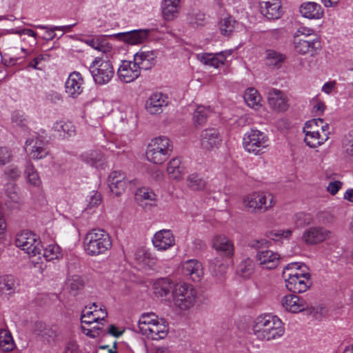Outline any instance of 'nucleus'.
Masks as SVG:
<instances>
[{
    "instance_id": "obj_51",
    "label": "nucleus",
    "mask_w": 353,
    "mask_h": 353,
    "mask_svg": "<svg viewBox=\"0 0 353 353\" xmlns=\"http://www.w3.org/2000/svg\"><path fill=\"white\" fill-rule=\"evenodd\" d=\"M59 247L57 245H49L43 250V257L46 261H50L57 259L60 255Z\"/></svg>"
},
{
    "instance_id": "obj_50",
    "label": "nucleus",
    "mask_w": 353,
    "mask_h": 353,
    "mask_svg": "<svg viewBox=\"0 0 353 353\" xmlns=\"http://www.w3.org/2000/svg\"><path fill=\"white\" fill-rule=\"evenodd\" d=\"M25 172L27 175L28 181L30 183L34 186H39L40 185L41 180L39 174L31 163L27 165Z\"/></svg>"
},
{
    "instance_id": "obj_14",
    "label": "nucleus",
    "mask_w": 353,
    "mask_h": 353,
    "mask_svg": "<svg viewBox=\"0 0 353 353\" xmlns=\"http://www.w3.org/2000/svg\"><path fill=\"white\" fill-rule=\"evenodd\" d=\"M26 150L33 159H41L50 154L48 144L43 141L40 137L27 140L26 142Z\"/></svg>"
},
{
    "instance_id": "obj_38",
    "label": "nucleus",
    "mask_w": 353,
    "mask_h": 353,
    "mask_svg": "<svg viewBox=\"0 0 353 353\" xmlns=\"http://www.w3.org/2000/svg\"><path fill=\"white\" fill-rule=\"evenodd\" d=\"M254 262L248 257L243 259L238 265L237 273L244 278H249L254 271Z\"/></svg>"
},
{
    "instance_id": "obj_49",
    "label": "nucleus",
    "mask_w": 353,
    "mask_h": 353,
    "mask_svg": "<svg viewBox=\"0 0 353 353\" xmlns=\"http://www.w3.org/2000/svg\"><path fill=\"white\" fill-rule=\"evenodd\" d=\"M236 21L231 17L222 19L220 22V30L222 34L229 36L235 28Z\"/></svg>"
},
{
    "instance_id": "obj_64",
    "label": "nucleus",
    "mask_w": 353,
    "mask_h": 353,
    "mask_svg": "<svg viewBox=\"0 0 353 353\" xmlns=\"http://www.w3.org/2000/svg\"><path fill=\"white\" fill-rule=\"evenodd\" d=\"M151 353H170V350L168 347L155 346L151 350Z\"/></svg>"
},
{
    "instance_id": "obj_9",
    "label": "nucleus",
    "mask_w": 353,
    "mask_h": 353,
    "mask_svg": "<svg viewBox=\"0 0 353 353\" xmlns=\"http://www.w3.org/2000/svg\"><path fill=\"white\" fill-rule=\"evenodd\" d=\"M15 244L30 257L40 256L43 248L39 238L30 231H23L17 234ZM40 258L41 256H39V259Z\"/></svg>"
},
{
    "instance_id": "obj_60",
    "label": "nucleus",
    "mask_w": 353,
    "mask_h": 353,
    "mask_svg": "<svg viewBox=\"0 0 353 353\" xmlns=\"http://www.w3.org/2000/svg\"><path fill=\"white\" fill-rule=\"evenodd\" d=\"M136 259L140 263L148 264L150 260L153 261V259H150V254L143 250H138L136 254Z\"/></svg>"
},
{
    "instance_id": "obj_21",
    "label": "nucleus",
    "mask_w": 353,
    "mask_h": 353,
    "mask_svg": "<svg viewBox=\"0 0 353 353\" xmlns=\"http://www.w3.org/2000/svg\"><path fill=\"white\" fill-rule=\"evenodd\" d=\"M83 79L78 72H72L65 82V92L69 97L77 98L83 92Z\"/></svg>"
},
{
    "instance_id": "obj_12",
    "label": "nucleus",
    "mask_w": 353,
    "mask_h": 353,
    "mask_svg": "<svg viewBox=\"0 0 353 353\" xmlns=\"http://www.w3.org/2000/svg\"><path fill=\"white\" fill-rule=\"evenodd\" d=\"M282 306L292 313L307 310L310 314L315 312L314 307L310 306L303 298L295 294H288L281 299Z\"/></svg>"
},
{
    "instance_id": "obj_5",
    "label": "nucleus",
    "mask_w": 353,
    "mask_h": 353,
    "mask_svg": "<svg viewBox=\"0 0 353 353\" xmlns=\"http://www.w3.org/2000/svg\"><path fill=\"white\" fill-rule=\"evenodd\" d=\"M173 145L170 139L160 136L151 140L146 150L147 159L154 163L161 165L170 156Z\"/></svg>"
},
{
    "instance_id": "obj_18",
    "label": "nucleus",
    "mask_w": 353,
    "mask_h": 353,
    "mask_svg": "<svg viewBox=\"0 0 353 353\" xmlns=\"http://www.w3.org/2000/svg\"><path fill=\"white\" fill-rule=\"evenodd\" d=\"M152 243L158 250L164 251L174 245L175 239L171 230H161L154 235Z\"/></svg>"
},
{
    "instance_id": "obj_42",
    "label": "nucleus",
    "mask_w": 353,
    "mask_h": 353,
    "mask_svg": "<svg viewBox=\"0 0 353 353\" xmlns=\"http://www.w3.org/2000/svg\"><path fill=\"white\" fill-rule=\"evenodd\" d=\"M5 193L7 196L6 203H13L17 204L19 202V188L14 183H7L5 186Z\"/></svg>"
},
{
    "instance_id": "obj_32",
    "label": "nucleus",
    "mask_w": 353,
    "mask_h": 353,
    "mask_svg": "<svg viewBox=\"0 0 353 353\" xmlns=\"http://www.w3.org/2000/svg\"><path fill=\"white\" fill-rule=\"evenodd\" d=\"M199 59L205 65L212 66L215 68H219L223 65L225 60L226 56L224 52L216 53V54H203L199 56Z\"/></svg>"
},
{
    "instance_id": "obj_35",
    "label": "nucleus",
    "mask_w": 353,
    "mask_h": 353,
    "mask_svg": "<svg viewBox=\"0 0 353 353\" xmlns=\"http://www.w3.org/2000/svg\"><path fill=\"white\" fill-rule=\"evenodd\" d=\"M17 285V280L11 275H6L0 278V292L3 294H10L14 293Z\"/></svg>"
},
{
    "instance_id": "obj_45",
    "label": "nucleus",
    "mask_w": 353,
    "mask_h": 353,
    "mask_svg": "<svg viewBox=\"0 0 353 353\" xmlns=\"http://www.w3.org/2000/svg\"><path fill=\"white\" fill-rule=\"evenodd\" d=\"M188 186L193 190H201L205 188L206 181L196 174H192L187 179Z\"/></svg>"
},
{
    "instance_id": "obj_10",
    "label": "nucleus",
    "mask_w": 353,
    "mask_h": 353,
    "mask_svg": "<svg viewBox=\"0 0 353 353\" xmlns=\"http://www.w3.org/2000/svg\"><path fill=\"white\" fill-rule=\"evenodd\" d=\"M268 138L258 130H251L243 137L244 148L249 152L259 154L268 146Z\"/></svg>"
},
{
    "instance_id": "obj_40",
    "label": "nucleus",
    "mask_w": 353,
    "mask_h": 353,
    "mask_svg": "<svg viewBox=\"0 0 353 353\" xmlns=\"http://www.w3.org/2000/svg\"><path fill=\"white\" fill-rule=\"evenodd\" d=\"M158 319V316L152 312L143 314L139 320V331L141 333L146 332L147 329L150 327L152 323L157 322Z\"/></svg>"
},
{
    "instance_id": "obj_22",
    "label": "nucleus",
    "mask_w": 353,
    "mask_h": 353,
    "mask_svg": "<svg viewBox=\"0 0 353 353\" xmlns=\"http://www.w3.org/2000/svg\"><path fill=\"white\" fill-rule=\"evenodd\" d=\"M149 30L145 29L134 30L116 34V38L131 45L143 43L148 37Z\"/></svg>"
},
{
    "instance_id": "obj_63",
    "label": "nucleus",
    "mask_w": 353,
    "mask_h": 353,
    "mask_svg": "<svg viewBox=\"0 0 353 353\" xmlns=\"http://www.w3.org/2000/svg\"><path fill=\"white\" fill-rule=\"evenodd\" d=\"M325 108L326 106L323 102H318L313 108V112H314L316 115L321 116L323 114Z\"/></svg>"
},
{
    "instance_id": "obj_1",
    "label": "nucleus",
    "mask_w": 353,
    "mask_h": 353,
    "mask_svg": "<svg viewBox=\"0 0 353 353\" xmlns=\"http://www.w3.org/2000/svg\"><path fill=\"white\" fill-rule=\"evenodd\" d=\"M254 334L259 340L270 341L283 335V323L276 316L263 314L254 321L252 328Z\"/></svg>"
},
{
    "instance_id": "obj_25",
    "label": "nucleus",
    "mask_w": 353,
    "mask_h": 353,
    "mask_svg": "<svg viewBox=\"0 0 353 353\" xmlns=\"http://www.w3.org/2000/svg\"><path fill=\"white\" fill-rule=\"evenodd\" d=\"M221 141L219 132L215 128H208L201 134V146L206 150L217 148Z\"/></svg>"
},
{
    "instance_id": "obj_27",
    "label": "nucleus",
    "mask_w": 353,
    "mask_h": 353,
    "mask_svg": "<svg viewBox=\"0 0 353 353\" xmlns=\"http://www.w3.org/2000/svg\"><path fill=\"white\" fill-rule=\"evenodd\" d=\"M33 333L42 340L49 342L57 337L58 330L54 325L49 326L41 321H37L34 324Z\"/></svg>"
},
{
    "instance_id": "obj_17",
    "label": "nucleus",
    "mask_w": 353,
    "mask_h": 353,
    "mask_svg": "<svg viewBox=\"0 0 353 353\" xmlns=\"http://www.w3.org/2000/svg\"><path fill=\"white\" fill-rule=\"evenodd\" d=\"M255 259L262 268L267 270L276 268L280 262V255L270 250L258 251Z\"/></svg>"
},
{
    "instance_id": "obj_54",
    "label": "nucleus",
    "mask_w": 353,
    "mask_h": 353,
    "mask_svg": "<svg viewBox=\"0 0 353 353\" xmlns=\"http://www.w3.org/2000/svg\"><path fill=\"white\" fill-rule=\"evenodd\" d=\"M88 205L86 210H91L97 207L101 203V195L99 192L92 191L90 195L88 196Z\"/></svg>"
},
{
    "instance_id": "obj_2",
    "label": "nucleus",
    "mask_w": 353,
    "mask_h": 353,
    "mask_svg": "<svg viewBox=\"0 0 353 353\" xmlns=\"http://www.w3.org/2000/svg\"><path fill=\"white\" fill-rule=\"evenodd\" d=\"M301 268L307 269L303 263L297 262L288 264L283 271L282 276L285 281L286 288L293 293H302L305 292L312 285L310 273L303 272L289 273V271H299Z\"/></svg>"
},
{
    "instance_id": "obj_26",
    "label": "nucleus",
    "mask_w": 353,
    "mask_h": 353,
    "mask_svg": "<svg viewBox=\"0 0 353 353\" xmlns=\"http://www.w3.org/2000/svg\"><path fill=\"white\" fill-rule=\"evenodd\" d=\"M108 183L111 191L119 196L126 188L125 173L121 171L112 172L108 177Z\"/></svg>"
},
{
    "instance_id": "obj_57",
    "label": "nucleus",
    "mask_w": 353,
    "mask_h": 353,
    "mask_svg": "<svg viewBox=\"0 0 353 353\" xmlns=\"http://www.w3.org/2000/svg\"><path fill=\"white\" fill-rule=\"evenodd\" d=\"M85 43L92 47L94 49L97 50L99 51H102L103 52H106L108 51L110 48L109 46H105L103 41H100L99 39H91L85 41Z\"/></svg>"
},
{
    "instance_id": "obj_4",
    "label": "nucleus",
    "mask_w": 353,
    "mask_h": 353,
    "mask_svg": "<svg viewBox=\"0 0 353 353\" xmlns=\"http://www.w3.org/2000/svg\"><path fill=\"white\" fill-rule=\"evenodd\" d=\"M293 41L295 50L301 54L314 55L321 48L314 31L305 27H301L295 32Z\"/></svg>"
},
{
    "instance_id": "obj_7",
    "label": "nucleus",
    "mask_w": 353,
    "mask_h": 353,
    "mask_svg": "<svg viewBox=\"0 0 353 353\" xmlns=\"http://www.w3.org/2000/svg\"><path fill=\"white\" fill-rule=\"evenodd\" d=\"M90 72L95 83L99 85L108 83L114 74L112 64L108 57L105 59L96 58L90 66Z\"/></svg>"
},
{
    "instance_id": "obj_47",
    "label": "nucleus",
    "mask_w": 353,
    "mask_h": 353,
    "mask_svg": "<svg viewBox=\"0 0 353 353\" xmlns=\"http://www.w3.org/2000/svg\"><path fill=\"white\" fill-rule=\"evenodd\" d=\"M83 157L88 163L97 166L103 161L104 155L99 150H91L83 154Z\"/></svg>"
},
{
    "instance_id": "obj_16",
    "label": "nucleus",
    "mask_w": 353,
    "mask_h": 353,
    "mask_svg": "<svg viewBox=\"0 0 353 353\" xmlns=\"http://www.w3.org/2000/svg\"><path fill=\"white\" fill-rule=\"evenodd\" d=\"M261 13L270 20L278 19L283 14L280 0H260Z\"/></svg>"
},
{
    "instance_id": "obj_59",
    "label": "nucleus",
    "mask_w": 353,
    "mask_h": 353,
    "mask_svg": "<svg viewBox=\"0 0 353 353\" xmlns=\"http://www.w3.org/2000/svg\"><path fill=\"white\" fill-rule=\"evenodd\" d=\"M136 195L137 196L150 201H155L157 197V195L152 191L145 188L139 189Z\"/></svg>"
},
{
    "instance_id": "obj_61",
    "label": "nucleus",
    "mask_w": 353,
    "mask_h": 353,
    "mask_svg": "<svg viewBox=\"0 0 353 353\" xmlns=\"http://www.w3.org/2000/svg\"><path fill=\"white\" fill-rule=\"evenodd\" d=\"M343 183L339 181H331L329 183L327 190L332 194L335 195L341 188Z\"/></svg>"
},
{
    "instance_id": "obj_11",
    "label": "nucleus",
    "mask_w": 353,
    "mask_h": 353,
    "mask_svg": "<svg viewBox=\"0 0 353 353\" xmlns=\"http://www.w3.org/2000/svg\"><path fill=\"white\" fill-rule=\"evenodd\" d=\"M319 123H323V119H314L305 123L303 131L305 134L304 141L310 148H316L322 145L329 138L328 133L321 134L316 129L319 127Z\"/></svg>"
},
{
    "instance_id": "obj_58",
    "label": "nucleus",
    "mask_w": 353,
    "mask_h": 353,
    "mask_svg": "<svg viewBox=\"0 0 353 353\" xmlns=\"http://www.w3.org/2000/svg\"><path fill=\"white\" fill-rule=\"evenodd\" d=\"M21 172L17 166L10 165L6 168L4 174L7 178L12 180H16L21 176Z\"/></svg>"
},
{
    "instance_id": "obj_24",
    "label": "nucleus",
    "mask_w": 353,
    "mask_h": 353,
    "mask_svg": "<svg viewBox=\"0 0 353 353\" xmlns=\"http://www.w3.org/2000/svg\"><path fill=\"white\" fill-rule=\"evenodd\" d=\"M182 272L193 281H199L203 276L201 263L195 259L188 260L182 264Z\"/></svg>"
},
{
    "instance_id": "obj_20",
    "label": "nucleus",
    "mask_w": 353,
    "mask_h": 353,
    "mask_svg": "<svg viewBox=\"0 0 353 353\" xmlns=\"http://www.w3.org/2000/svg\"><path fill=\"white\" fill-rule=\"evenodd\" d=\"M168 97L161 92L151 94L145 103V109L151 114H159L168 105Z\"/></svg>"
},
{
    "instance_id": "obj_52",
    "label": "nucleus",
    "mask_w": 353,
    "mask_h": 353,
    "mask_svg": "<svg viewBox=\"0 0 353 353\" xmlns=\"http://www.w3.org/2000/svg\"><path fill=\"white\" fill-rule=\"evenodd\" d=\"M292 234V231L291 230H279L269 232L267 236L273 241H279L283 238H290Z\"/></svg>"
},
{
    "instance_id": "obj_44",
    "label": "nucleus",
    "mask_w": 353,
    "mask_h": 353,
    "mask_svg": "<svg viewBox=\"0 0 353 353\" xmlns=\"http://www.w3.org/2000/svg\"><path fill=\"white\" fill-rule=\"evenodd\" d=\"M98 310H94V311L88 312L86 314H83L81 316V322L86 324H91L92 322H97L99 319L101 321L105 320V319L108 316V313L105 310H103L101 307L99 309V312H101V316H96V313Z\"/></svg>"
},
{
    "instance_id": "obj_31",
    "label": "nucleus",
    "mask_w": 353,
    "mask_h": 353,
    "mask_svg": "<svg viewBox=\"0 0 353 353\" xmlns=\"http://www.w3.org/2000/svg\"><path fill=\"white\" fill-rule=\"evenodd\" d=\"M180 0H163L161 9L163 18L167 21H172L176 18L179 12Z\"/></svg>"
},
{
    "instance_id": "obj_6",
    "label": "nucleus",
    "mask_w": 353,
    "mask_h": 353,
    "mask_svg": "<svg viewBox=\"0 0 353 353\" xmlns=\"http://www.w3.org/2000/svg\"><path fill=\"white\" fill-rule=\"evenodd\" d=\"M243 203L248 212L261 214L271 208L275 204V201L272 194L259 192L246 196Z\"/></svg>"
},
{
    "instance_id": "obj_41",
    "label": "nucleus",
    "mask_w": 353,
    "mask_h": 353,
    "mask_svg": "<svg viewBox=\"0 0 353 353\" xmlns=\"http://www.w3.org/2000/svg\"><path fill=\"white\" fill-rule=\"evenodd\" d=\"M53 129L59 133L60 136L65 137L72 136L74 132V125L70 122L63 121H57L54 123Z\"/></svg>"
},
{
    "instance_id": "obj_30",
    "label": "nucleus",
    "mask_w": 353,
    "mask_h": 353,
    "mask_svg": "<svg viewBox=\"0 0 353 353\" xmlns=\"http://www.w3.org/2000/svg\"><path fill=\"white\" fill-rule=\"evenodd\" d=\"M212 246L218 252L225 256H231L234 254L232 242L224 235L215 236L212 240Z\"/></svg>"
},
{
    "instance_id": "obj_37",
    "label": "nucleus",
    "mask_w": 353,
    "mask_h": 353,
    "mask_svg": "<svg viewBox=\"0 0 353 353\" xmlns=\"http://www.w3.org/2000/svg\"><path fill=\"white\" fill-rule=\"evenodd\" d=\"M174 284L167 279H161L154 284V294L158 296H165L173 291Z\"/></svg>"
},
{
    "instance_id": "obj_39",
    "label": "nucleus",
    "mask_w": 353,
    "mask_h": 353,
    "mask_svg": "<svg viewBox=\"0 0 353 353\" xmlns=\"http://www.w3.org/2000/svg\"><path fill=\"white\" fill-rule=\"evenodd\" d=\"M213 113L210 107H205L199 105L197 107L194 113V121L197 125H203L207 119Z\"/></svg>"
},
{
    "instance_id": "obj_13",
    "label": "nucleus",
    "mask_w": 353,
    "mask_h": 353,
    "mask_svg": "<svg viewBox=\"0 0 353 353\" xmlns=\"http://www.w3.org/2000/svg\"><path fill=\"white\" fill-rule=\"evenodd\" d=\"M332 232L321 226H313L306 229L302 235L303 241L309 245H315L330 239Z\"/></svg>"
},
{
    "instance_id": "obj_56",
    "label": "nucleus",
    "mask_w": 353,
    "mask_h": 353,
    "mask_svg": "<svg viewBox=\"0 0 353 353\" xmlns=\"http://www.w3.org/2000/svg\"><path fill=\"white\" fill-rule=\"evenodd\" d=\"M270 242L266 239H254L249 242V247L259 250H265V248L269 247Z\"/></svg>"
},
{
    "instance_id": "obj_46",
    "label": "nucleus",
    "mask_w": 353,
    "mask_h": 353,
    "mask_svg": "<svg viewBox=\"0 0 353 353\" xmlns=\"http://www.w3.org/2000/svg\"><path fill=\"white\" fill-rule=\"evenodd\" d=\"M244 100L250 107L254 108L259 105L261 97L256 89L250 88L245 92Z\"/></svg>"
},
{
    "instance_id": "obj_29",
    "label": "nucleus",
    "mask_w": 353,
    "mask_h": 353,
    "mask_svg": "<svg viewBox=\"0 0 353 353\" xmlns=\"http://www.w3.org/2000/svg\"><path fill=\"white\" fill-rule=\"evenodd\" d=\"M300 12L303 17L310 19H319L323 15L321 5L315 2H305L300 6Z\"/></svg>"
},
{
    "instance_id": "obj_23",
    "label": "nucleus",
    "mask_w": 353,
    "mask_h": 353,
    "mask_svg": "<svg viewBox=\"0 0 353 353\" xmlns=\"http://www.w3.org/2000/svg\"><path fill=\"white\" fill-rule=\"evenodd\" d=\"M168 332V325L163 319H158L157 322L152 323L146 332H143L148 338L152 340H159L164 339Z\"/></svg>"
},
{
    "instance_id": "obj_55",
    "label": "nucleus",
    "mask_w": 353,
    "mask_h": 353,
    "mask_svg": "<svg viewBox=\"0 0 353 353\" xmlns=\"http://www.w3.org/2000/svg\"><path fill=\"white\" fill-rule=\"evenodd\" d=\"M12 150L8 147H0V166H4L12 161Z\"/></svg>"
},
{
    "instance_id": "obj_15",
    "label": "nucleus",
    "mask_w": 353,
    "mask_h": 353,
    "mask_svg": "<svg viewBox=\"0 0 353 353\" xmlns=\"http://www.w3.org/2000/svg\"><path fill=\"white\" fill-rule=\"evenodd\" d=\"M117 74L121 81L130 83L137 79L141 74V69L136 61H123L119 66Z\"/></svg>"
},
{
    "instance_id": "obj_36",
    "label": "nucleus",
    "mask_w": 353,
    "mask_h": 353,
    "mask_svg": "<svg viewBox=\"0 0 353 353\" xmlns=\"http://www.w3.org/2000/svg\"><path fill=\"white\" fill-rule=\"evenodd\" d=\"M14 346L11 333L7 330H0V350L7 352L12 350Z\"/></svg>"
},
{
    "instance_id": "obj_34",
    "label": "nucleus",
    "mask_w": 353,
    "mask_h": 353,
    "mask_svg": "<svg viewBox=\"0 0 353 353\" xmlns=\"http://www.w3.org/2000/svg\"><path fill=\"white\" fill-rule=\"evenodd\" d=\"M267 64L269 66L281 68L285 62L286 57L285 54L274 50H266Z\"/></svg>"
},
{
    "instance_id": "obj_33",
    "label": "nucleus",
    "mask_w": 353,
    "mask_h": 353,
    "mask_svg": "<svg viewBox=\"0 0 353 353\" xmlns=\"http://www.w3.org/2000/svg\"><path fill=\"white\" fill-rule=\"evenodd\" d=\"M186 21L192 28H196L205 26L207 19L204 13L199 10H193L187 14Z\"/></svg>"
},
{
    "instance_id": "obj_3",
    "label": "nucleus",
    "mask_w": 353,
    "mask_h": 353,
    "mask_svg": "<svg viewBox=\"0 0 353 353\" xmlns=\"http://www.w3.org/2000/svg\"><path fill=\"white\" fill-rule=\"evenodd\" d=\"M85 252L92 256L103 254L112 247V239L104 230L94 228L85 234L83 239Z\"/></svg>"
},
{
    "instance_id": "obj_28",
    "label": "nucleus",
    "mask_w": 353,
    "mask_h": 353,
    "mask_svg": "<svg viewBox=\"0 0 353 353\" xmlns=\"http://www.w3.org/2000/svg\"><path fill=\"white\" fill-rule=\"evenodd\" d=\"M156 52L153 50H141L136 53L134 56V59L139 66L141 70H148L151 69L156 64Z\"/></svg>"
},
{
    "instance_id": "obj_19",
    "label": "nucleus",
    "mask_w": 353,
    "mask_h": 353,
    "mask_svg": "<svg viewBox=\"0 0 353 353\" xmlns=\"http://www.w3.org/2000/svg\"><path fill=\"white\" fill-rule=\"evenodd\" d=\"M267 94L268 104L272 109L280 112L288 110L289 105L287 97L281 90L270 88Z\"/></svg>"
},
{
    "instance_id": "obj_62",
    "label": "nucleus",
    "mask_w": 353,
    "mask_h": 353,
    "mask_svg": "<svg viewBox=\"0 0 353 353\" xmlns=\"http://www.w3.org/2000/svg\"><path fill=\"white\" fill-rule=\"evenodd\" d=\"M46 57H47V55L39 54V56L33 59L29 63L28 65L34 69L41 70V68L38 67V65L40 63L41 61L46 59Z\"/></svg>"
},
{
    "instance_id": "obj_53",
    "label": "nucleus",
    "mask_w": 353,
    "mask_h": 353,
    "mask_svg": "<svg viewBox=\"0 0 353 353\" xmlns=\"http://www.w3.org/2000/svg\"><path fill=\"white\" fill-rule=\"evenodd\" d=\"M343 148L350 156H353V130L345 135L343 142Z\"/></svg>"
},
{
    "instance_id": "obj_43",
    "label": "nucleus",
    "mask_w": 353,
    "mask_h": 353,
    "mask_svg": "<svg viewBox=\"0 0 353 353\" xmlns=\"http://www.w3.org/2000/svg\"><path fill=\"white\" fill-rule=\"evenodd\" d=\"M180 165L181 160L179 158H174L169 162L167 172L171 178L179 179L181 177L182 168Z\"/></svg>"
},
{
    "instance_id": "obj_48",
    "label": "nucleus",
    "mask_w": 353,
    "mask_h": 353,
    "mask_svg": "<svg viewBox=\"0 0 353 353\" xmlns=\"http://www.w3.org/2000/svg\"><path fill=\"white\" fill-rule=\"evenodd\" d=\"M69 292L72 296H76L83 287V281L78 275L72 276L68 282Z\"/></svg>"
},
{
    "instance_id": "obj_8",
    "label": "nucleus",
    "mask_w": 353,
    "mask_h": 353,
    "mask_svg": "<svg viewBox=\"0 0 353 353\" xmlns=\"http://www.w3.org/2000/svg\"><path fill=\"white\" fill-rule=\"evenodd\" d=\"M172 294L175 305L181 310H188L195 303L196 292L190 284L179 283L175 285Z\"/></svg>"
}]
</instances>
